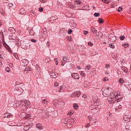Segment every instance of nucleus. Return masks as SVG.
<instances>
[{
  "label": "nucleus",
  "mask_w": 131,
  "mask_h": 131,
  "mask_svg": "<svg viewBox=\"0 0 131 131\" xmlns=\"http://www.w3.org/2000/svg\"><path fill=\"white\" fill-rule=\"evenodd\" d=\"M119 94H120L119 91L115 93H112L111 94L110 100H108V103H110V104H113V103H114L115 102H116V103L120 102V101L122 100V97H118L120 96Z\"/></svg>",
  "instance_id": "f257e3e1"
},
{
  "label": "nucleus",
  "mask_w": 131,
  "mask_h": 131,
  "mask_svg": "<svg viewBox=\"0 0 131 131\" xmlns=\"http://www.w3.org/2000/svg\"><path fill=\"white\" fill-rule=\"evenodd\" d=\"M110 88H105L102 89V95L104 97H108L110 95Z\"/></svg>",
  "instance_id": "f03ea898"
},
{
  "label": "nucleus",
  "mask_w": 131,
  "mask_h": 131,
  "mask_svg": "<svg viewBox=\"0 0 131 131\" xmlns=\"http://www.w3.org/2000/svg\"><path fill=\"white\" fill-rule=\"evenodd\" d=\"M21 104H23V107H25V108L30 107V102L28 100H26L21 101Z\"/></svg>",
  "instance_id": "7ed1b4c3"
},
{
  "label": "nucleus",
  "mask_w": 131,
  "mask_h": 131,
  "mask_svg": "<svg viewBox=\"0 0 131 131\" xmlns=\"http://www.w3.org/2000/svg\"><path fill=\"white\" fill-rule=\"evenodd\" d=\"M100 109H101V106L99 105H95L94 108H92L91 110H93V112L94 113H98L99 111H100Z\"/></svg>",
  "instance_id": "20e7f679"
},
{
  "label": "nucleus",
  "mask_w": 131,
  "mask_h": 131,
  "mask_svg": "<svg viewBox=\"0 0 131 131\" xmlns=\"http://www.w3.org/2000/svg\"><path fill=\"white\" fill-rule=\"evenodd\" d=\"M25 126L24 127V130H28L30 127H31V126L30 125V123L29 122H26L25 123Z\"/></svg>",
  "instance_id": "39448f33"
},
{
  "label": "nucleus",
  "mask_w": 131,
  "mask_h": 131,
  "mask_svg": "<svg viewBox=\"0 0 131 131\" xmlns=\"http://www.w3.org/2000/svg\"><path fill=\"white\" fill-rule=\"evenodd\" d=\"M28 64H29V61L27 59L21 60V64L24 67H26V66H27V65H28Z\"/></svg>",
  "instance_id": "423d86ee"
},
{
  "label": "nucleus",
  "mask_w": 131,
  "mask_h": 131,
  "mask_svg": "<svg viewBox=\"0 0 131 131\" xmlns=\"http://www.w3.org/2000/svg\"><path fill=\"white\" fill-rule=\"evenodd\" d=\"M123 120L125 121H129L130 120V115H125L123 116Z\"/></svg>",
  "instance_id": "0eeeda50"
},
{
  "label": "nucleus",
  "mask_w": 131,
  "mask_h": 131,
  "mask_svg": "<svg viewBox=\"0 0 131 131\" xmlns=\"http://www.w3.org/2000/svg\"><path fill=\"white\" fill-rule=\"evenodd\" d=\"M68 61V58L66 56H64L63 58H62V60H61V66H63L65 65V63L66 62Z\"/></svg>",
  "instance_id": "6e6552de"
},
{
  "label": "nucleus",
  "mask_w": 131,
  "mask_h": 131,
  "mask_svg": "<svg viewBox=\"0 0 131 131\" xmlns=\"http://www.w3.org/2000/svg\"><path fill=\"white\" fill-rule=\"evenodd\" d=\"M46 36H47V31H46V29H43V32L39 35V37L45 38Z\"/></svg>",
  "instance_id": "1a4fd4ad"
},
{
  "label": "nucleus",
  "mask_w": 131,
  "mask_h": 131,
  "mask_svg": "<svg viewBox=\"0 0 131 131\" xmlns=\"http://www.w3.org/2000/svg\"><path fill=\"white\" fill-rule=\"evenodd\" d=\"M4 118H11L13 117V115L9 113H6L4 115Z\"/></svg>",
  "instance_id": "9d476101"
},
{
  "label": "nucleus",
  "mask_w": 131,
  "mask_h": 131,
  "mask_svg": "<svg viewBox=\"0 0 131 131\" xmlns=\"http://www.w3.org/2000/svg\"><path fill=\"white\" fill-rule=\"evenodd\" d=\"M72 76L74 79H79V75L77 73H73L72 74Z\"/></svg>",
  "instance_id": "9b49d317"
},
{
  "label": "nucleus",
  "mask_w": 131,
  "mask_h": 131,
  "mask_svg": "<svg viewBox=\"0 0 131 131\" xmlns=\"http://www.w3.org/2000/svg\"><path fill=\"white\" fill-rule=\"evenodd\" d=\"M8 31L12 34L16 33V30L13 27H10L8 28Z\"/></svg>",
  "instance_id": "f8f14e48"
},
{
  "label": "nucleus",
  "mask_w": 131,
  "mask_h": 131,
  "mask_svg": "<svg viewBox=\"0 0 131 131\" xmlns=\"http://www.w3.org/2000/svg\"><path fill=\"white\" fill-rule=\"evenodd\" d=\"M36 127L38 128V129H39V130H41V129H42V125L39 123H37L36 125Z\"/></svg>",
  "instance_id": "ddd939ff"
},
{
  "label": "nucleus",
  "mask_w": 131,
  "mask_h": 131,
  "mask_svg": "<svg viewBox=\"0 0 131 131\" xmlns=\"http://www.w3.org/2000/svg\"><path fill=\"white\" fill-rule=\"evenodd\" d=\"M15 36H13V34L11 33L9 35V39H10L11 40H15Z\"/></svg>",
  "instance_id": "4468645a"
},
{
  "label": "nucleus",
  "mask_w": 131,
  "mask_h": 131,
  "mask_svg": "<svg viewBox=\"0 0 131 131\" xmlns=\"http://www.w3.org/2000/svg\"><path fill=\"white\" fill-rule=\"evenodd\" d=\"M121 70L124 72V73H127V68L125 67H122Z\"/></svg>",
  "instance_id": "2eb2a0df"
},
{
  "label": "nucleus",
  "mask_w": 131,
  "mask_h": 131,
  "mask_svg": "<svg viewBox=\"0 0 131 131\" xmlns=\"http://www.w3.org/2000/svg\"><path fill=\"white\" fill-rule=\"evenodd\" d=\"M98 101L99 99H98V97L93 98V102L94 103V105H97V103H98Z\"/></svg>",
  "instance_id": "dca6fc26"
},
{
  "label": "nucleus",
  "mask_w": 131,
  "mask_h": 131,
  "mask_svg": "<svg viewBox=\"0 0 131 131\" xmlns=\"http://www.w3.org/2000/svg\"><path fill=\"white\" fill-rule=\"evenodd\" d=\"M75 93L76 97H77V98H79V97L81 95V92H80V91H76Z\"/></svg>",
  "instance_id": "f3484780"
},
{
  "label": "nucleus",
  "mask_w": 131,
  "mask_h": 131,
  "mask_svg": "<svg viewBox=\"0 0 131 131\" xmlns=\"http://www.w3.org/2000/svg\"><path fill=\"white\" fill-rule=\"evenodd\" d=\"M79 74L81 75L83 77H85V73L83 71H79Z\"/></svg>",
  "instance_id": "a211bd4d"
},
{
  "label": "nucleus",
  "mask_w": 131,
  "mask_h": 131,
  "mask_svg": "<svg viewBox=\"0 0 131 131\" xmlns=\"http://www.w3.org/2000/svg\"><path fill=\"white\" fill-rule=\"evenodd\" d=\"M53 104L55 106H57V105H59V101L58 100H54L53 101Z\"/></svg>",
  "instance_id": "6ab92c4d"
},
{
  "label": "nucleus",
  "mask_w": 131,
  "mask_h": 131,
  "mask_svg": "<svg viewBox=\"0 0 131 131\" xmlns=\"http://www.w3.org/2000/svg\"><path fill=\"white\" fill-rule=\"evenodd\" d=\"M92 32H95V34L97 35V30L95 29L94 27H92L91 28Z\"/></svg>",
  "instance_id": "aec40b11"
},
{
  "label": "nucleus",
  "mask_w": 131,
  "mask_h": 131,
  "mask_svg": "<svg viewBox=\"0 0 131 131\" xmlns=\"http://www.w3.org/2000/svg\"><path fill=\"white\" fill-rule=\"evenodd\" d=\"M59 90H64V89H66V85H62L61 86H60V87H59Z\"/></svg>",
  "instance_id": "412c9836"
},
{
  "label": "nucleus",
  "mask_w": 131,
  "mask_h": 131,
  "mask_svg": "<svg viewBox=\"0 0 131 131\" xmlns=\"http://www.w3.org/2000/svg\"><path fill=\"white\" fill-rule=\"evenodd\" d=\"M21 104H22V101L16 102L15 105L16 107H19V106H20V105H21Z\"/></svg>",
  "instance_id": "4be33fe9"
},
{
  "label": "nucleus",
  "mask_w": 131,
  "mask_h": 131,
  "mask_svg": "<svg viewBox=\"0 0 131 131\" xmlns=\"http://www.w3.org/2000/svg\"><path fill=\"white\" fill-rule=\"evenodd\" d=\"M74 108L76 110H77L78 109V104L75 103L73 105Z\"/></svg>",
  "instance_id": "5701e85b"
},
{
  "label": "nucleus",
  "mask_w": 131,
  "mask_h": 131,
  "mask_svg": "<svg viewBox=\"0 0 131 131\" xmlns=\"http://www.w3.org/2000/svg\"><path fill=\"white\" fill-rule=\"evenodd\" d=\"M92 68V67L91 66V65L88 64L87 66H86L85 67V69L86 70H91Z\"/></svg>",
  "instance_id": "b1692460"
},
{
  "label": "nucleus",
  "mask_w": 131,
  "mask_h": 131,
  "mask_svg": "<svg viewBox=\"0 0 131 131\" xmlns=\"http://www.w3.org/2000/svg\"><path fill=\"white\" fill-rule=\"evenodd\" d=\"M68 6L69 7V8H72L73 9V8H74V7H75V6H74V5H72L71 4V3H69L68 4Z\"/></svg>",
  "instance_id": "393cba45"
},
{
  "label": "nucleus",
  "mask_w": 131,
  "mask_h": 131,
  "mask_svg": "<svg viewBox=\"0 0 131 131\" xmlns=\"http://www.w3.org/2000/svg\"><path fill=\"white\" fill-rule=\"evenodd\" d=\"M119 82L120 83V84H122L124 82V80L122 78H120L119 80Z\"/></svg>",
  "instance_id": "a878e982"
},
{
  "label": "nucleus",
  "mask_w": 131,
  "mask_h": 131,
  "mask_svg": "<svg viewBox=\"0 0 131 131\" xmlns=\"http://www.w3.org/2000/svg\"><path fill=\"white\" fill-rule=\"evenodd\" d=\"M98 21L100 24H102L104 22V20L102 19V18H99Z\"/></svg>",
  "instance_id": "bb28decb"
},
{
  "label": "nucleus",
  "mask_w": 131,
  "mask_h": 131,
  "mask_svg": "<svg viewBox=\"0 0 131 131\" xmlns=\"http://www.w3.org/2000/svg\"><path fill=\"white\" fill-rule=\"evenodd\" d=\"M71 98H76V92L73 93L71 95Z\"/></svg>",
  "instance_id": "cd10ccee"
},
{
  "label": "nucleus",
  "mask_w": 131,
  "mask_h": 131,
  "mask_svg": "<svg viewBox=\"0 0 131 131\" xmlns=\"http://www.w3.org/2000/svg\"><path fill=\"white\" fill-rule=\"evenodd\" d=\"M31 14L33 17H35V12L33 10L31 11Z\"/></svg>",
  "instance_id": "c85d7f7f"
},
{
  "label": "nucleus",
  "mask_w": 131,
  "mask_h": 131,
  "mask_svg": "<svg viewBox=\"0 0 131 131\" xmlns=\"http://www.w3.org/2000/svg\"><path fill=\"white\" fill-rule=\"evenodd\" d=\"M49 72L50 73V74L52 75L53 77H54V78H55V74H56V73H55L54 72H51V71H49Z\"/></svg>",
  "instance_id": "c756f323"
},
{
  "label": "nucleus",
  "mask_w": 131,
  "mask_h": 131,
  "mask_svg": "<svg viewBox=\"0 0 131 131\" xmlns=\"http://www.w3.org/2000/svg\"><path fill=\"white\" fill-rule=\"evenodd\" d=\"M16 90V91H17V92H19L20 93H19V94H22V91H23V90H22V89H21V88H20V89H15Z\"/></svg>",
  "instance_id": "7c9ffc66"
},
{
  "label": "nucleus",
  "mask_w": 131,
  "mask_h": 131,
  "mask_svg": "<svg viewBox=\"0 0 131 131\" xmlns=\"http://www.w3.org/2000/svg\"><path fill=\"white\" fill-rule=\"evenodd\" d=\"M110 48H111L112 49H115V46H114V44L113 43L110 44Z\"/></svg>",
  "instance_id": "2f4dec72"
},
{
  "label": "nucleus",
  "mask_w": 131,
  "mask_h": 131,
  "mask_svg": "<svg viewBox=\"0 0 131 131\" xmlns=\"http://www.w3.org/2000/svg\"><path fill=\"white\" fill-rule=\"evenodd\" d=\"M74 4L75 5H80V4H81V2L79 1H75Z\"/></svg>",
  "instance_id": "473e14b6"
},
{
  "label": "nucleus",
  "mask_w": 131,
  "mask_h": 131,
  "mask_svg": "<svg viewBox=\"0 0 131 131\" xmlns=\"http://www.w3.org/2000/svg\"><path fill=\"white\" fill-rule=\"evenodd\" d=\"M42 103L43 104H46V105L48 104V101H47V99H43L42 101Z\"/></svg>",
  "instance_id": "72a5a7b5"
},
{
  "label": "nucleus",
  "mask_w": 131,
  "mask_h": 131,
  "mask_svg": "<svg viewBox=\"0 0 131 131\" xmlns=\"http://www.w3.org/2000/svg\"><path fill=\"white\" fill-rule=\"evenodd\" d=\"M94 17H99L100 16V13L95 12L94 14Z\"/></svg>",
  "instance_id": "f704fd0d"
},
{
  "label": "nucleus",
  "mask_w": 131,
  "mask_h": 131,
  "mask_svg": "<svg viewBox=\"0 0 131 131\" xmlns=\"http://www.w3.org/2000/svg\"><path fill=\"white\" fill-rule=\"evenodd\" d=\"M125 38V36H120V39H121V40H124Z\"/></svg>",
  "instance_id": "c9c22d12"
},
{
  "label": "nucleus",
  "mask_w": 131,
  "mask_h": 131,
  "mask_svg": "<svg viewBox=\"0 0 131 131\" xmlns=\"http://www.w3.org/2000/svg\"><path fill=\"white\" fill-rule=\"evenodd\" d=\"M121 65H124V63H125V61L123 59H121L120 60Z\"/></svg>",
  "instance_id": "e433bc0d"
},
{
  "label": "nucleus",
  "mask_w": 131,
  "mask_h": 131,
  "mask_svg": "<svg viewBox=\"0 0 131 131\" xmlns=\"http://www.w3.org/2000/svg\"><path fill=\"white\" fill-rule=\"evenodd\" d=\"M6 49L8 50V51H9V52H11V48H10V47L9 46H7V47H5Z\"/></svg>",
  "instance_id": "4c0bfd02"
},
{
  "label": "nucleus",
  "mask_w": 131,
  "mask_h": 131,
  "mask_svg": "<svg viewBox=\"0 0 131 131\" xmlns=\"http://www.w3.org/2000/svg\"><path fill=\"white\" fill-rule=\"evenodd\" d=\"M129 45L128 43H125V44H123L122 47H124V48H128Z\"/></svg>",
  "instance_id": "58836bf2"
},
{
  "label": "nucleus",
  "mask_w": 131,
  "mask_h": 131,
  "mask_svg": "<svg viewBox=\"0 0 131 131\" xmlns=\"http://www.w3.org/2000/svg\"><path fill=\"white\" fill-rule=\"evenodd\" d=\"M5 71H6V72H10V68L9 67L6 68Z\"/></svg>",
  "instance_id": "ea45409f"
},
{
  "label": "nucleus",
  "mask_w": 131,
  "mask_h": 131,
  "mask_svg": "<svg viewBox=\"0 0 131 131\" xmlns=\"http://www.w3.org/2000/svg\"><path fill=\"white\" fill-rule=\"evenodd\" d=\"M26 118H30V117H31V115H30V114H27V115L26 116Z\"/></svg>",
  "instance_id": "a19ab883"
},
{
  "label": "nucleus",
  "mask_w": 131,
  "mask_h": 131,
  "mask_svg": "<svg viewBox=\"0 0 131 131\" xmlns=\"http://www.w3.org/2000/svg\"><path fill=\"white\" fill-rule=\"evenodd\" d=\"M105 68H106V69H109V68H110V65L106 64L105 65Z\"/></svg>",
  "instance_id": "79ce46f5"
},
{
  "label": "nucleus",
  "mask_w": 131,
  "mask_h": 131,
  "mask_svg": "<svg viewBox=\"0 0 131 131\" xmlns=\"http://www.w3.org/2000/svg\"><path fill=\"white\" fill-rule=\"evenodd\" d=\"M68 33L69 34H71V33H72V30L70 29L68 30Z\"/></svg>",
  "instance_id": "37998d69"
},
{
  "label": "nucleus",
  "mask_w": 131,
  "mask_h": 131,
  "mask_svg": "<svg viewBox=\"0 0 131 131\" xmlns=\"http://www.w3.org/2000/svg\"><path fill=\"white\" fill-rule=\"evenodd\" d=\"M121 10H122V7H119V8H118L117 11H118V12H120V11H121Z\"/></svg>",
  "instance_id": "c03bdc74"
},
{
  "label": "nucleus",
  "mask_w": 131,
  "mask_h": 131,
  "mask_svg": "<svg viewBox=\"0 0 131 131\" xmlns=\"http://www.w3.org/2000/svg\"><path fill=\"white\" fill-rule=\"evenodd\" d=\"M42 11H43V8L42 7H40L39 8V12H42Z\"/></svg>",
  "instance_id": "a18cd8bd"
},
{
  "label": "nucleus",
  "mask_w": 131,
  "mask_h": 131,
  "mask_svg": "<svg viewBox=\"0 0 131 131\" xmlns=\"http://www.w3.org/2000/svg\"><path fill=\"white\" fill-rule=\"evenodd\" d=\"M102 2H104L105 4H109V2H107V0H100Z\"/></svg>",
  "instance_id": "49530a36"
},
{
  "label": "nucleus",
  "mask_w": 131,
  "mask_h": 131,
  "mask_svg": "<svg viewBox=\"0 0 131 131\" xmlns=\"http://www.w3.org/2000/svg\"><path fill=\"white\" fill-rule=\"evenodd\" d=\"M127 88L129 91H131V84H129V85L127 86Z\"/></svg>",
  "instance_id": "de8ad7c7"
},
{
  "label": "nucleus",
  "mask_w": 131,
  "mask_h": 131,
  "mask_svg": "<svg viewBox=\"0 0 131 131\" xmlns=\"http://www.w3.org/2000/svg\"><path fill=\"white\" fill-rule=\"evenodd\" d=\"M88 45L90 46L91 47H93V42H88Z\"/></svg>",
  "instance_id": "09e8293b"
},
{
  "label": "nucleus",
  "mask_w": 131,
  "mask_h": 131,
  "mask_svg": "<svg viewBox=\"0 0 131 131\" xmlns=\"http://www.w3.org/2000/svg\"><path fill=\"white\" fill-rule=\"evenodd\" d=\"M41 3H42L43 4H45V3H47V0H40Z\"/></svg>",
  "instance_id": "8fccbe9b"
},
{
  "label": "nucleus",
  "mask_w": 131,
  "mask_h": 131,
  "mask_svg": "<svg viewBox=\"0 0 131 131\" xmlns=\"http://www.w3.org/2000/svg\"><path fill=\"white\" fill-rule=\"evenodd\" d=\"M88 33H89V32H88L87 31H84L83 32V34H84V35H86V34H88Z\"/></svg>",
  "instance_id": "3c124183"
},
{
  "label": "nucleus",
  "mask_w": 131,
  "mask_h": 131,
  "mask_svg": "<svg viewBox=\"0 0 131 131\" xmlns=\"http://www.w3.org/2000/svg\"><path fill=\"white\" fill-rule=\"evenodd\" d=\"M88 119H89L90 121H92V119H93V118H92V117L90 116H88Z\"/></svg>",
  "instance_id": "603ef678"
},
{
  "label": "nucleus",
  "mask_w": 131,
  "mask_h": 131,
  "mask_svg": "<svg viewBox=\"0 0 131 131\" xmlns=\"http://www.w3.org/2000/svg\"><path fill=\"white\" fill-rule=\"evenodd\" d=\"M51 22H53L54 23V22L56 21V18H55L54 19L52 20L53 19V17H51Z\"/></svg>",
  "instance_id": "864d4df0"
},
{
  "label": "nucleus",
  "mask_w": 131,
  "mask_h": 131,
  "mask_svg": "<svg viewBox=\"0 0 131 131\" xmlns=\"http://www.w3.org/2000/svg\"><path fill=\"white\" fill-rule=\"evenodd\" d=\"M91 124L90 123H87L86 125H85V127H90Z\"/></svg>",
  "instance_id": "5fc2aeb1"
},
{
  "label": "nucleus",
  "mask_w": 131,
  "mask_h": 131,
  "mask_svg": "<svg viewBox=\"0 0 131 131\" xmlns=\"http://www.w3.org/2000/svg\"><path fill=\"white\" fill-rule=\"evenodd\" d=\"M103 81H107V80H108V78H104L103 79H102Z\"/></svg>",
  "instance_id": "6e6d98bb"
},
{
  "label": "nucleus",
  "mask_w": 131,
  "mask_h": 131,
  "mask_svg": "<svg viewBox=\"0 0 131 131\" xmlns=\"http://www.w3.org/2000/svg\"><path fill=\"white\" fill-rule=\"evenodd\" d=\"M54 85L55 86H58V85H59V83L56 82L55 83H54Z\"/></svg>",
  "instance_id": "4d7b16f0"
},
{
  "label": "nucleus",
  "mask_w": 131,
  "mask_h": 131,
  "mask_svg": "<svg viewBox=\"0 0 131 131\" xmlns=\"http://www.w3.org/2000/svg\"><path fill=\"white\" fill-rule=\"evenodd\" d=\"M31 41L32 42H36V40L34 39H31Z\"/></svg>",
  "instance_id": "13d9d810"
},
{
  "label": "nucleus",
  "mask_w": 131,
  "mask_h": 131,
  "mask_svg": "<svg viewBox=\"0 0 131 131\" xmlns=\"http://www.w3.org/2000/svg\"><path fill=\"white\" fill-rule=\"evenodd\" d=\"M1 35H2V37H4V33L3 32H1L0 33V36H1Z\"/></svg>",
  "instance_id": "bf43d9fd"
},
{
  "label": "nucleus",
  "mask_w": 131,
  "mask_h": 131,
  "mask_svg": "<svg viewBox=\"0 0 131 131\" xmlns=\"http://www.w3.org/2000/svg\"><path fill=\"white\" fill-rule=\"evenodd\" d=\"M3 66V62H2V59H0V67Z\"/></svg>",
  "instance_id": "052dcab7"
},
{
  "label": "nucleus",
  "mask_w": 131,
  "mask_h": 131,
  "mask_svg": "<svg viewBox=\"0 0 131 131\" xmlns=\"http://www.w3.org/2000/svg\"><path fill=\"white\" fill-rule=\"evenodd\" d=\"M68 115H70V116H71L73 113L72 112H70V113H68Z\"/></svg>",
  "instance_id": "680f3d73"
},
{
  "label": "nucleus",
  "mask_w": 131,
  "mask_h": 131,
  "mask_svg": "<svg viewBox=\"0 0 131 131\" xmlns=\"http://www.w3.org/2000/svg\"><path fill=\"white\" fill-rule=\"evenodd\" d=\"M9 7H13V4L10 3L8 4Z\"/></svg>",
  "instance_id": "e2e57ef3"
},
{
  "label": "nucleus",
  "mask_w": 131,
  "mask_h": 131,
  "mask_svg": "<svg viewBox=\"0 0 131 131\" xmlns=\"http://www.w3.org/2000/svg\"><path fill=\"white\" fill-rule=\"evenodd\" d=\"M68 39H69V41H71V40H72V39L71 38V37H69Z\"/></svg>",
  "instance_id": "0e129e2a"
},
{
  "label": "nucleus",
  "mask_w": 131,
  "mask_h": 131,
  "mask_svg": "<svg viewBox=\"0 0 131 131\" xmlns=\"http://www.w3.org/2000/svg\"><path fill=\"white\" fill-rule=\"evenodd\" d=\"M82 97L84 98V99H86V95H85L84 94V95H83Z\"/></svg>",
  "instance_id": "69168bd1"
},
{
  "label": "nucleus",
  "mask_w": 131,
  "mask_h": 131,
  "mask_svg": "<svg viewBox=\"0 0 131 131\" xmlns=\"http://www.w3.org/2000/svg\"><path fill=\"white\" fill-rule=\"evenodd\" d=\"M58 77V74H55V77L54 78Z\"/></svg>",
  "instance_id": "338daca9"
},
{
  "label": "nucleus",
  "mask_w": 131,
  "mask_h": 131,
  "mask_svg": "<svg viewBox=\"0 0 131 131\" xmlns=\"http://www.w3.org/2000/svg\"><path fill=\"white\" fill-rule=\"evenodd\" d=\"M23 11H24V9H21L20 10V13H22V12H23Z\"/></svg>",
  "instance_id": "774afa93"
}]
</instances>
